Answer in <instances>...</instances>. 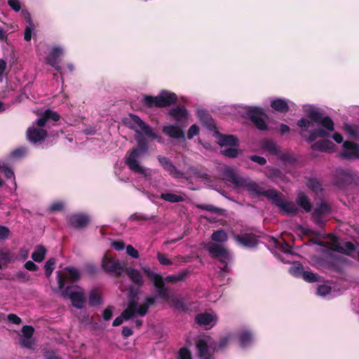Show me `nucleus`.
I'll use <instances>...</instances> for the list:
<instances>
[{
	"mask_svg": "<svg viewBox=\"0 0 359 359\" xmlns=\"http://www.w3.org/2000/svg\"><path fill=\"white\" fill-rule=\"evenodd\" d=\"M125 121L128 127L135 130L137 133L136 140L138 146L137 149L132 151L127 157L126 163L131 170L140 173L145 177H149L151 175V171L140 165L138 162V159L140 156L146 153L147 150V144L141 137V134L145 135L151 140H160V137L153 132L149 126L135 115L130 114L129 116L126 118Z\"/></svg>",
	"mask_w": 359,
	"mask_h": 359,
	"instance_id": "f257e3e1",
	"label": "nucleus"
},
{
	"mask_svg": "<svg viewBox=\"0 0 359 359\" xmlns=\"http://www.w3.org/2000/svg\"><path fill=\"white\" fill-rule=\"evenodd\" d=\"M224 179L231 182L236 187L244 188L252 194H263L273 203L285 213L293 214L297 212V208L294 203L284 201L281 196L273 189L262 191L259 186L248 178L238 177L235 170L231 168H226L224 172Z\"/></svg>",
	"mask_w": 359,
	"mask_h": 359,
	"instance_id": "f03ea898",
	"label": "nucleus"
},
{
	"mask_svg": "<svg viewBox=\"0 0 359 359\" xmlns=\"http://www.w3.org/2000/svg\"><path fill=\"white\" fill-rule=\"evenodd\" d=\"M304 111L306 117L301 118L297 122V126L303 130H306L314 126L322 127L310 132L307 138L309 142H313L317 137H327L330 133L334 130V123L328 116H323L319 111L315 107L306 105L304 106Z\"/></svg>",
	"mask_w": 359,
	"mask_h": 359,
	"instance_id": "7ed1b4c3",
	"label": "nucleus"
},
{
	"mask_svg": "<svg viewBox=\"0 0 359 359\" xmlns=\"http://www.w3.org/2000/svg\"><path fill=\"white\" fill-rule=\"evenodd\" d=\"M60 119L59 114L50 109L46 110L36 120V123L27 130V137L29 141L36 143L43 140L46 136V131L42 128L49 121H57Z\"/></svg>",
	"mask_w": 359,
	"mask_h": 359,
	"instance_id": "20e7f679",
	"label": "nucleus"
},
{
	"mask_svg": "<svg viewBox=\"0 0 359 359\" xmlns=\"http://www.w3.org/2000/svg\"><path fill=\"white\" fill-rule=\"evenodd\" d=\"M141 269L153 282L156 288L158 297L163 299L165 302L172 306L177 307L181 305L180 299L164 287L163 278L160 274L152 271L149 267L146 266H142Z\"/></svg>",
	"mask_w": 359,
	"mask_h": 359,
	"instance_id": "39448f33",
	"label": "nucleus"
},
{
	"mask_svg": "<svg viewBox=\"0 0 359 359\" xmlns=\"http://www.w3.org/2000/svg\"><path fill=\"white\" fill-rule=\"evenodd\" d=\"M58 288L61 291V295L65 299H69L74 307L81 309L86 303V295L83 290L78 285H72L65 289V278L60 272H57Z\"/></svg>",
	"mask_w": 359,
	"mask_h": 359,
	"instance_id": "423d86ee",
	"label": "nucleus"
},
{
	"mask_svg": "<svg viewBox=\"0 0 359 359\" xmlns=\"http://www.w3.org/2000/svg\"><path fill=\"white\" fill-rule=\"evenodd\" d=\"M156 298L154 297H147L144 302L141 304L131 300L128 306L123 311L121 315L114 320L113 326H118L123 323L124 320H129L135 316H145L149 307L154 304Z\"/></svg>",
	"mask_w": 359,
	"mask_h": 359,
	"instance_id": "0eeeda50",
	"label": "nucleus"
},
{
	"mask_svg": "<svg viewBox=\"0 0 359 359\" xmlns=\"http://www.w3.org/2000/svg\"><path fill=\"white\" fill-rule=\"evenodd\" d=\"M177 101V95L170 91L162 90L158 95H144L142 103L147 107H165Z\"/></svg>",
	"mask_w": 359,
	"mask_h": 359,
	"instance_id": "6e6552de",
	"label": "nucleus"
},
{
	"mask_svg": "<svg viewBox=\"0 0 359 359\" xmlns=\"http://www.w3.org/2000/svg\"><path fill=\"white\" fill-rule=\"evenodd\" d=\"M332 138L338 144L343 143V150L339 154L340 157L346 159L359 158L358 145L348 141L344 142V137L339 133H334Z\"/></svg>",
	"mask_w": 359,
	"mask_h": 359,
	"instance_id": "1a4fd4ad",
	"label": "nucleus"
},
{
	"mask_svg": "<svg viewBox=\"0 0 359 359\" xmlns=\"http://www.w3.org/2000/svg\"><path fill=\"white\" fill-rule=\"evenodd\" d=\"M196 346L198 359H214L211 351L215 349V346L210 337L202 336L199 337Z\"/></svg>",
	"mask_w": 359,
	"mask_h": 359,
	"instance_id": "9d476101",
	"label": "nucleus"
},
{
	"mask_svg": "<svg viewBox=\"0 0 359 359\" xmlns=\"http://www.w3.org/2000/svg\"><path fill=\"white\" fill-rule=\"evenodd\" d=\"M101 266L103 270L116 276L121 275L124 270L123 266L119 260L114 259L107 253L102 257Z\"/></svg>",
	"mask_w": 359,
	"mask_h": 359,
	"instance_id": "9b49d317",
	"label": "nucleus"
},
{
	"mask_svg": "<svg viewBox=\"0 0 359 359\" xmlns=\"http://www.w3.org/2000/svg\"><path fill=\"white\" fill-rule=\"evenodd\" d=\"M245 110L246 115L252 120L257 128L259 130H264L266 128V124L264 119L265 114L262 108L250 106L246 107Z\"/></svg>",
	"mask_w": 359,
	"mask_h": 359,
	"instance_id": "f8f14e48",
	"label": "nucleus"
},
{
	"mask_svg": "<svg viewBox=\"0 0 359 359\" xmlns=\"http://www.w3.org/2000/svg\"><path fill=\"white\" fill-rule=\"evenodd\" d=\"M205 248L212 256L217 258L223 264H225V266L228 262L231 260L229 252L223 246L213 243H209L205 245Z\"/></svg>",
	"mask_w": 359,
	"mask_h": 359,
	"instance_id": "ddd939ff",
	"label": "nucleus"
},
{
	"mask_svg": "<svg viewBox=\"0 0 359 359\" xmlns=\"http://www.w3.org/2000/svg\"><path fill=\"white\" fill-rule=\"evenodd\" d=\"M325 243L330 250L345 254H349L355 250L354 245L350 242H346L343 245H340L337 238L333 235H330Z\"/></svg>",
	"mask_w": 359,
	"mask_h": 359,
	"instance_id": "4468645a",
	"label": "nucleus"
},
{
	"mask_svg": "<svg viewBox=\"0 0 359 359\" xmlns=\"http://www.w3.org/2000/svg\"><path fill=\"white\" fill-rule=\"evenodd\" d=\"M196 321L198 324L210 329L217 323V316L215 313H203L196 316Z\"/></svg>",
	"mask_w": 359,
	"mask_h": 359,
	"instance_id": "2eb2a0df",
	"label": "nucleus"
},
{
	"mask_svg": "<svg viewBox=\"0 0 359 359\" xmlns=\"http://www.w3.org/2000/svg\"><path fill=\"white\" fill-rule=\"evenodd\" d=\"M162 131L167 136L173 139L184 138V133L178 124H170L163 127Z\"/></svg>",
	"mask_w": 359,
	"mask_h": 359,
	"instance_id": "dca6fc26",
	"label": "nucleus"
},
{
	"mask_svg": "<svg viewBox=\"0 0 359 359\" xmlns=\"http://www.w3.org/2000/svg\"><path fill=\"white\" fill-rule=\"evenodd\" d=\"M65 51L64 49L60 46H54L51 48L48 56L46 58V61L50 65L55 67L57 69H59L58 66V58L63 55Z\"/></svg>",
	"mask_w": 359,
	"mask_h": 359,
	"instance_id": "f3484780",
	"label": "nucleus"
},
{
	"mask_svg": "<svg viewBox=\"0 0 359 359\" xmlns=\"http://www.w3.org/2000/svg\"><path fill=\"white\" fill-rule=\"evenodd\" d=\"M89 222V218L83 214H74L69 217V223L75 228L86 226Z\"/></svg>",
	"mask_w": 359,
	"mask_h": 359,
	"instance_id": "a211bd4d",
	"label": "nucleus"
},
{
	"mask_svg": "<svg viewBox=\"0 0 359 359\" xmlns=\"http://www.w3.org/2000/svg\"><path fill=\"white\" fill-rule=\"evenodd\" d=\"M311 147L313 150L324 152H333L336 149L334 144L328 140L318 141L312 144Z\"/></svg>",
	"mask_w": 359,
	"mask_h": 359,
	"instance_id": "6ab92c4d",
	"label": "nucleus"
},
{
	"mask_svg": "<svg viewBox=\"0 0 359 359\" xmlns=\"http://www.w3.org/2000/svg\"><path fill=\"white\" fill-rule=\"evenodd\" d=\"M233 238L238 244L247 248L254 247L257 243L256 237L250 234L234 236Z\"/></svg>",
	"mask_w": 359,
	"mask_h": 359,
	"instance_id": "aec40b11",
	"label": "nucleus"
},
{
	"mask_svg": "<svg viewBox=\"0 0 359 359\" xmlns=\"http://www.w3.org/2000/svg\"><path fill=\"white\" fill-rule=\"evenodd\" d=\"M168 114L175 120L178 122H182L187 120L188 117V111L186 109L181 107H177L171 109L168 111Z\"/></svg>",
	"mask_w": 359,
	"mask_h": 359,
	"instance_id": "412c9836",
	"label": "nucleus"
},
{
	"mask_svg": "<svg viewBox=\"0 0 359 359\" xmlns=\"http://www.w3.org/2000/svg\"><path fill=\"white\" fill-rule=\"evenodd\" d=\"M127 273L129 278L134 284L138 286H142L144 284V278L140 271L138 270L135 269H128L127 270Z\"/></svg>",
	"mask_w": 359,
	"mask_h": 359,
	"instance_id": "4be33fe9",
	"label": "nucleus"
},
{
	"mask_svg": "<svg viewBox=\"0 0 359 359\" xmlns=\"http://www.w3.org/2000/svg\"><path fill=\"white\" fill-rule=\"evenodd\" d=\"M217 142L222 147H236L238 140L233 135H221Z\"/></svg>",
	"mask_w": 359,
	"mask_h": 359,
	"instance_id": "5701e85b",
	"label": "nucleus"
},
{
	"mask_svg": "<svg viewBox=\"0 0 359 359\" xmlns=\"http://www.w3.org/2000/svg\"><path fill=\"white\" fill-rule=\"evenodd\" d=\"M271 107L279 112H286L289 109L288 102L281 98H276L271 102Z\"/></svg>",
	"mask_w": 359,
	"mask_h": 359,
	"instance_id": "b1692460",
	"label": "nucleus"
},
{
	"mask_svg": "<svg viewBox=\"0 0 359 359\" xmlns=\"http://www.w3.org/2000/svg\"><path fill=\"white\" fill-rule=\"evenodd\" d=\"M254 340V336L248 330H243L239 334V341L241 346L245 347L250 344Z\"/></svg>",
	"mask_w": 359,
	"mask_h": 359,
	"instance_id": "393cba45",
	"label": "nucleus"
},
{
	"mask_svg": "<svg viewBox=\"0 0 359 359\" xmlns=\"http://www.w3.org/2000/svg\"><path fill=\"white\" fill-rule=\"evenodd\" d=\"M329 212V208L325 203H320L318 208H316L313 213V218L316 222L321 224L323 222L320 219L319 217Z\"/></svg>",
	"mask_w": 359,
	"mask_h": 359,
	"instance_id": "a878e982",
	"label": "nucleus"
},
{
	"mask_svg": "<svg viewBox=\"0 0 359 359\" xmlns=\"http://www.w3.org/2000/svg\"><path fill=\"white\" fill-rule=\"evenodd\" d=\"M197 116L201 121H202L207 127L211 128L214 126L213 121L210 115L203 109L197 111Z\"/></svg>",
	"mask_w": 359,
	"mask_h": 359,
	"instance_id": "bb28decb",
	"label": "nucleus"
},
{
	"mask_svg": "<svg viewBox=\"0 0 359 359\" xmlns=\"http://www.w3.org/2000/svg\"><path fill=\"white\" fill-rule=\"evenodd\" d=\"M46 253V248L42 245H39L32 255V258L34 262H41L44 259Z\"/></svg>",
	"mask_w": 359,
	"mask_h": 359,
	"instance_id": "cd10ccee",
	"label": "nucleus"
},
{
	"mask_svg": "<svg viewBox=\"0 0 359 359\" xmlns=\"http://www.w3.org/2000/svg\"><path fill=\"white\" fill-rule=\"evenodd\" d=\"M14 260H15V257L9 249H8V248L0 249V262H2L4 264H8Z\"/></svg>",
	"mask_w": 359,
	"mask_h": 359,
	"instance_id": "c85d7f7f",
	"label": "nucleus"
},
{
	"mask_svg": "<svg viewBox=\"0 0 359 359\" xmlns=\"http://www.w3.org/2000/svg\"><path fill=\"white\" fill-rule=\"evenodd\" d=\"M297 202L306 212L311 210V203L308 198L303 194L299 193L297 198Z\"/></svg>",
	"mask_w": 359,
	"mask_h": 359,
	"instance_id": "c756f323",
	"label": "nucleus"
},
{
	"mask_svg": "<svg viewBox=\"0 0 359 359\" xmlns=\"http://www.w3.org/2000/svg\"><path fill=\"white\" fill-rule=\"evenodd\" d=\"M89 304L92 306H98L102 304V298L100 292L92 290L89 295Z\"/></svg>",
	"mask_w": 359,
	"mask_h": 359,
	"instance_id": "7c9ffc66",
	"label": "nucleus"
},
{
	"mask_svg": "<svg viewBox=\"0 0 359 359\" xmlns=\"http://www.w3.org/2000/svg\"><path fill=\"white\" fill-rule=\"evenodd\" d=\"M212 240L219 243L226 242L228 235L224 230L214 231L211 236Z\"/></svg>",
	"mask_w": 359,
	"mask_h": 359,
	"instance_id": "2f4dec72",
	"label": "nucleus"
},
{
	"mask_svg": "<svg viewBox=\"0 0 359 359\" xmlns=\"http://www.w3.org/2000/svg\"><path fill=\"white\" fill-rule=\"evenodd\" d=\"M344 130L353 138L359 137V127L355 125L345 124Z\"/></svg>",
	"mask_w": 359,
	"mask_h": 359,
	"instance_id": "473e14b6",
	"label": "nucleus"
},
{
	"mask_svg": "<svg viewBox=\"0 0 359 359\" xmlns=\"http://www.w3.org/2000/svg\"><path fill=\"white\" fill-rule=\"evenodd\" d=\"M161 198L165 201L172 203L182 201L183 200L182 196L171 193L162 194L161 195Z\"/></svg>",
	"mask_w": 359,
	"mask_h": 359,
	"instance_id": "72a5a7b5",
	"label": "nucleus"
},
{
	"mask_svg": "<svg viewBox=\"0 0 359 359\" xmlns=\"http://www.w3.org/2000/svg\"><path fill=\"white\" fill-rule=\"evenodd\" d=\"M27 22L29 24L28 26L26 27L25 30L24 38L26 41H29L32 39V31L34 29V25L30 19L29 15L27 14Z\"/></svg>",
	"mask_w": 359,
	"mask_h": 359,
	"instance_id": "f704fd0d",
	"label": "nucleus"
},
{
	"mask_svg": "<svg viewBox=\"0 0 359 359\" xmlns=\"http://www.w3.org/2000/svg\"><path fill=\"white\" fill-rule=\"evenodd\" d=\"M337 177L345 181H348L351 180L353 177L351 172L341 168L337 170Z\"/></svg>",
	"mask_w": 359,
	"mask_h": 359,
	"instance_id": "c9c22d12",
	"label": "nucleus"
},
{
	"mask_svg": "<svg viewBox=\"0 0 359 359\" xmlns=\"http://www.w3.org/2000/svg\"><path fill=\"white\" fill-rule=\"evenodd\" d=\"M290 272L294 276H302L304 273L303 266L300 264L295 263L290 269Z\"/></svg>",
	"mask_w": 359,
	"mask_h": 359,
	"instance_id": "e433bc0d",
	"label": "nucleus"
},
{
	"mask_svg": "<svg viewBox=\"0 0 359 359\" xmlns=\"http://www.w3.org/2000/svg\"><path fill=\"white\" fill-rule=\"evenodd\" d=\"M224 156L230 158H234L238 156V151L235 147H229L221 151Z\"/></svg>",
	"mask_w": 359,
	"mask_h": 359,
	"instance_id": "4c0bfd02",
	"label": "nucleus"
},
{
	"mask_svg": "<svg viewBox=\"0 0 359 359\" xmlns=\"http://www.w3.org/2000/svg\"><path fill=\"white\" fill-rule=\"evenodd\" d=\"M233 334L229 333L225 336H224L219 341L218 347L219 348H223L226 347L233 339Z\"/></svg>",
	"mask_w": 359,
	"mask_h": 359,
	"instance_id": "58836bf2",
	"label": "nucleus"
},
{
	"mask_svg": "<svg viewBox=\"0 0 359 359\" xmlns=\"http://www.w3.org/2000/svg\"><path fill=\"white\" fill-rule=\"evenodd\" d=\"M55 264V260L53 258L48 259L46 262L44 267L46 269V275L47 277H49L51 275V273L54 269Z\"/></svg>",
	"mask_w": 359,
	"mask_h": 359,
	"instance_id": "ea45409f",
	"label": "nucleus"
},
{
	"mask_svg": "<svg viewBox=\"0 0 359 359\" xmlns=\"http://www.w3.org/2000/svg\"><path fill=\"white\" fill-rule=\"evenodd\" d=\"M331 287L327 284L319 285L317 289V294L319 296L325 297L330 292Z\"/></svg>",
	"mask_w": 359,
	"mask_h": 359,
	"instance_id": "a19ab883",
	"label": "nucleus"
},
{
	"mask_svg": "<svg viewBox=\"0 0 359 359\" xmlns=\"http://www.w3.org/2000/svg\"><path fill=\"white\" fill-rule=\"evenodd\" d=\"M22 332L20 337L32 338L34 328L32 326L25 325L22 328Z\"/></svg>",
	"mask_w": 359,
	"mask_h": 359,
	"instance_id": "79ce46f5",
	"label": "nucleus"
},
{
	"mask_svg": "<svg viewBox=\"0 0 359 359\" xmlns=\"http://www.w3.org/2000/svg\"><path fill=\"white\" fill-rule=\"evenodd\" d=\"M64 208V203L62 201H55L51 203L48 208L50 212L60 211Z\"/></svg>",
	"mask_w": 359,
	"mask_h": 359,
	"instance_id": "37998d69",
	"label": "nucleus"
},
{
	"mask_svg": "<svg viewBox=\"0 0 359 359\" xmlns=\"http://www.w3.org/2000/svg\"><path fill=\"white\" fill-rule=\"evenodd\" d=\"M20 344L26 348H32L34 346V341L32 338H20Z\"/></svg>",
	"mask_w": 359,
	"mask_h": 359,
	"instance_id": "c03bdc74",
	"label": "nucleus"
},
{
	"mask_svg": "<svg viewBox=\"0 0 359 359\" xmlns=\"http://www.w3.org/2000/svg\"><path fill=\"white\" fill-rule=\"evenodd\" d=\"M303 279L307 282H314L317 280L316 275L312 272L304 271L302 275Z\"/></svg>",
	"mask_w": 359,
	"mask_h": 359,
	"instance_id": "a18cd8bd",
	"label": "nucleus"
},
{
	"mask_svg": "<svg viewBox=\"0 0 359 359\" xmlns=\"http://www.w3.org/2000/svg\"><path fill=\"white\" fill-rule=\"evenodd\" d=\"M199 133V128L196 125H192L188 130L187 137L191 140L196 136Z\"/></svg>",
	"mask_w": 359,
	"mask_h": 359,
	"instance_id": "49530a36",
	"label": "nucleus"
},
{
	"mask_svg": "<svg viewBox=\"0 0 359 359\" xmlns=\"http://www.w3.org/2000/svg\"><path fill=\"white\" fill-rule=\"evenodd\" d=\"M27 152L26 148L21 147L13 151L11 156L14 158H20L24 156Z\"/></svg>",
	"mask_w": 359,
	"mask_h": 359,
	"instance_id": "de8ad7c7",
	"label": "nucleus"
},
{
	"mask_svg": "<svg viewBox=\"0 0 359 359\" xmlns=\"http://www.w3.org/2000/svg\"><path fill=\"white\" fill-rule=\"evenodd\" d=\"M157 259L159 263L162 265H171L172 264V261L169 259L164 254L158 253Z\"/></svg>",
	"mask_w": 359,
	"mask_h": 359,
	"instance_id": "09e8293b",
	"label": "nucleus"
},
{
	"mask_svg": "<svg viewBox=\"0 0 359 359\" xmlns=\"http://www.w3.org/2000/svg\"><path fill=\"white\" fill-rule=\"evenodd\" d=\"M67 271L69 272V278L72 280L75 281L79 279L81 275L77 269L74 268H68Z\"/></svg>",
	"mask_w": 359,
	"mask_h": 359,
	"instance_id": "8fccbe9b",
	"label": "nucleus"
},
{
	"mask_svg": "<svg viewBox=\"0 0 359 359\" xmlns=\"http://www.w3.org/2000/svg\"><path fill=\"white\" fill-rule=\"evenodd\" d=\"M180 359H192L191 352L186 348H182L179 351Z\"/></svg>",
	"mask_w": 359,
	"mask_h": 359,
	"instance_id": "3c124183",
	"label": "nucleus"
},
{
	"mask_svg": "<svg viewBox=\"0 0 359 359\" xmlns=\"http://www.w3.org/2000/svg\"><path fill=\"white\" fill-rule=\"evenodd\" d=\"M10 234L9 229L3 225H0V240H6Z\"/></svg>",
	"mask_w": 359,
	"mask_h": 359,
	"instance_id": "603ef678",
	"label": "nucleus"
},
{
	"mask_svg": "<svg viewBox=\"0 0 359 359\" xmlns=\"http://www.w3.org/2000/svg\"><path fill=\"white\" fill-rule=\"evenodd\" d=\"M1 168H2V171L7 178H13V184H14V186L16 187V183H15V178H14V173H13V170L9 168L2 167L1 165L0 167V169Z\"/></svg>",
	"mask_w": 359,
	"mask_h": 359,
	"instance_id": "864d4df0",
	"label": "nucleus"
},
{
	"mask_svg": "<svg viewBox=\"0 0 359 359\" xmlns=\"http://www.w3.org/2000/svg\"><path fill=\"white\" fill-rule=\"evenodd\" d=\"M126 252L129 256H130L133 258L139 257L138 251L130 245L126 246Z\"/></svg>",
	"mask_w": 359,
	"mask_h": 359,
	"instance_id": "5fc2aeb1",
	"label": "nucleus"
},
{
	"mask_svg": "<svg viewBox=\"0 0 359 359\" xmlns=\"http://www.w3.org/2000/svg\"><path fill=\"white\" fill-rule=\"evenodd\" d=\"M112 313H113V307L108 306L103 311V313H102L103 319L104 320H109L111 318Z\"/></svg>",
	"mask_w": 359,
	"mask_h": 359,
	"instance_id": "6e6d98bb",
	"label": "nucleus"
},
{
	"mask_svg": "<svg viewBox=\"0 0 359 359\" xmlns=\"http://www.w3.org/2000/svg\"><path fill=\"white\" fill-rule=\"evenodd\" d=\"M7 319L9 322L15 324V325H20L22 322L20 318H19L15 314L11 313L7 316Z\"/></svg>",
	"mask_w": 359,
	"mask_h": 359,
	"instance_id": "4d7b16f0",
	"label": "nucleus"
},
{
	"mask_svg": "<svg viewBox=\"0 0 359 359\" xmlns=\"http://www.w3.org/2000/svg\"><path fill=\"white\" fill-rule=\"evenodd\" d=\"M8 5L15 11H19L21 8L20 3L18 0H8Z\"/></svg>",
	"mask_w": 359,
	"mask_h": 359,
	"instance_id": "13d9d810",
	"label": "nucleus"
},
{
	"mask_svg": "<svg viewBox=\"0 0 359 359\" xmlns=\"http://www.w3.org/2000/svg\"><path fill=\"white\" fill-rule=\"evenodd\" d=\"M25 268L29 271H34L37 270V266L32 261H27L25 264Z\"/></svg>",
	"mask_w": 359,
	"mask_h": 359,
	"instance_id": "bf43d9fd",
	"label": "nucleus"
},
{
	"mask_svg": "<svg viewBox=\"0 0 359 359\" xmlns=\"http://www.w3.org/2000/svg\"><path fill=\"white\" fill-rule=\"evenodd\" d=\"M277 248L285 253H290L289 245L286 243H279Z\"/></svg>",
	"mask_w": 359,
	"mask_h": 359,
	"instance_id": "052dcab7",
	"label": "nucleus"
},
{
	"mask_svg": "<svg viewBox=\"0 0 359 359\" xmlns=\"http://www.w3.org/2000/svg\"><path fill=\"white\" fill-rule=\"evenodd\" d=\"M309 187L316 191L318 190V187H320V184L318 180L313 179L309 180Z\"/></svg>",
	"mask_w": 359,
	"mask_h": 359,
	"instance_id": "680f3d73",
	"label": "nucleus"
},
{
	"mask_svg": "<svg viewBox=\"0 0 359 359\" xmlns=\"http://www.w3.org/2000/svg\"><path fill=\"white\" fill-rule=\"evenodd\" d=\"M251 160L253 161L254 162L257 163L259 165H264L266 162L264 158L257 156H252Z\"/></svg>",
	"mask_w": 359,
	"mask_h": 359,
	"instance_id": "e2e57ef3",
	"label": "nucleus"
},
{
	"mask_svg": "<svg viewBox=\"0 0 359 359\" xmlns=\"http://www.w3.org/2000/svg\"><path fill=\"white\" fill-rule=\"evenodd\" d=\"M160 163L165 166L166 169L173 168L172 165L165 158H159Z\"/></svg>",
	"mask_w": 359,
	"mask_h": 359,
	"instance_id": "0e129e2a",
	"label": "nucleus"
},
{
	"mask_svg": "<svg viewBox=\"0 0 359 359\" xmlns=\"http://www.w3.org/2000/svg\"><path fill=\"white\" fill-rule=\"evenodd\" d=\"M112 246L116 250L120 251L124 248V243L121 241L114 242Z\"/></svg>",
	"mask_w": 359,
	"mask_h": 359,
	"instance_id": "69168bd1",
	"label": "nucleus"
},
{
	"mask_svg": "<svg viewBox=\"0 0 359 359\" xmlns=\"http://www.w3.org/2000/svg\"><path fill=\"white\" fill-rule=\"evenodd\" d=\"M122 333L126 337H128L133 334V330L130 327H123Z\"/></svg>",
	"mask_w": 359,
	"mask_h": 359,
	"instance_id": "338daca9",
	"label": "nucleus"
},
{
	"mask_svg": "<svg viewBox=\"0 0 359 359\" xmlns=\"http://www.w3.org/2000/svg\"><path fill=\"white\" fill-rule=\"evenodd\" d=\"M29 251L27 249H22L20 252L19 256L21 259H25L28 257Z\"/></svg>",
	"mask_w": 359,
	"mask_h": 359,
	"instance_id": "774afa93",
	"label": "nucleus"
}]
</instances>
